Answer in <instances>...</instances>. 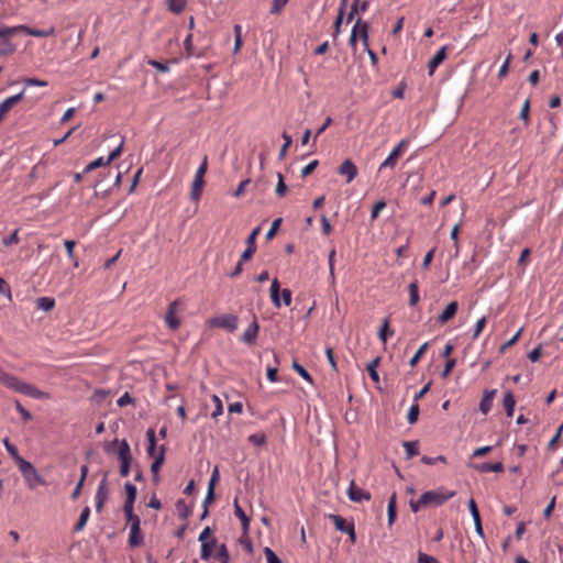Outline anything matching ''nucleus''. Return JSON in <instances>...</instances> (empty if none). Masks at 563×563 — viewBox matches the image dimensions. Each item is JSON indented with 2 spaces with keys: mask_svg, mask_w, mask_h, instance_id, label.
<instances>
[{
  "mask_svg": "<svg viewBox=\"0 0 563 563\" xmlns=\"http://www.w3.org/2000/svg\"><path fill=\"white\" fill-rule=\"evenodd\" d=\"M361 37V41L364 45V49H367L368 43V23L363 21L362 19H357L354 26L352 27L349 44L355 51L357 37Z\"/></svg>",
  "mask_w": 563,
  "mask_h": 563,
  "instance_id": "7ed1b4c3",
  "label": "nucleus"
},
{
  "mask_svg": "<svg viewBox=\"0 0 563 563\" xmlns=\"http://www.w3.org/2000/svg\"><path fill=\"white\" fill-rule=\"evenodd\" d=\"M409 290V306L413 307L419 301V288H418V282L413 280L408 286Z\"/></svg>",
  "mask_w": 563,
  "mask_h": 563,
  "instance_id": "f704fd0d",
  "label": "nucleus"
},
{
  "mask_svg": "<svg viewBox=\"0 0 563 563\" xmlns=\"http://www.w3.org/2000/svg\"><path fill=\"white\" fill-rule=\"evenodd\" d=\"M144 542L143 534L141 532V526L139 523L131 525L130 534H129V545L131 548H136L142 545Z\"/></svg>",
  "mask_w": 563,
  "mask_h": 563,
  "instance_id": "a211bd4d",
  "label": "nucleus"
},
{
  "mask_svg": "<svg viewBox=\"0 0 563 563\" xmlns=\"http://www.w3.org/2000/svg\"><path fill=\"white\" fill-rule=\"evenodd\" d=\"M428 347V342H424L419 349L418 351L413 354V356L410 358L409 361V365L411 367L416 366V364L419 362V360L421 358L422 354L426 352Z\"/></svg>",
  "mask_w": 563,
  "mask_h": 563,
  "instance_id": "603ef678",
  "label": "nucleus"
},
{
  "mask_svg": "<svg viewBox=\"0 0 563 563\" xmlns=\"http://www.w3.org/2000/svg\"><path fill=\"white\" fill-rule=\"evenodd\" d=\"M328 518L334 523L335 529L343 533L346 532L349 527H351V523H353V521H347L346 519L335 514H329Z\"/></svg>",
  "mask_w": 563,
  "mask_h": 563,
  "instance_id": "393cba45",
  "label": "nucleus"
},
{
  "mask_svg": "<svg viewBox=\"0 0 563 563\" xmlns=\"http://www.w3.org/2000/svg\"><path fill=\"white\" fill-rule=\"evenodd\" d=\"M211 399L214 404V409L211 412V418L217 419L218 417H220L223 413V405H222L221 399L217 395H212Z\"/></svg>",
  "mask_w": 563,
  "mask_h": 563,
  "instance_id": "a18cd8bd",
  "label": "nucleus"
},
{
  "mask_svg": "<svg viewBox=\"0 0 563 563\" xmlns=\"http://www.w3.org/2000/svg\"><path fill=\"white\" fill-rule=\"evenodd\" d=\"M234 515L241 520L244 534H247L250 528V518L246 516L238 499H234Z\"/></svg>",
  "mask_w": 563,
  "mask_h": 563,
  "instance_id": "a878e982",
  "label": "nucleus"
},
{
  "mask_svg": "<svg viewBox=\"0 0 563 563\" xmlns=\"http://www.w3.org/2000/svg\"><path fill=\"white\" fill-rule=\"evenodd\" d=\"M421 462L427 464V465H433L435 464L437 462H442V463H446V457L444 455H438L435 457H430L428 455H423L421 457Z\"/></svg>",
  "mask_w": 563,
  "mask_h": 563,
  "instance_id": "680f3d73",
  "label": "nucleus"
},
{
  "mask_svg": "<svg viewBox=\"0 0 563 563\" xmlns=\"http://www.w3.org/2000/svg\"><path fill=\"white\" fill-rule=\"evenodd\" d=\"M269 291H271V300H272L273 305L276 308H280V306H282L280 289H279V283L276 278L272 282Z\"/></svg>",
  "mask_w": 563,
  "mask_h": 563,
  "instance_id": "c756f323",
  "label": "nucleus"
},
{
  "mask_svg": "<svg viewBox=\"0 0 563 563\" xmlns=\"http://www.w3.org/2000/svg\"><path fill=\"white\" fill-rule=\"evenodd\" d=\"M16 27H19V31H23L26 34L35 36V37H45V36L53 34V32H54V29L38 30V29H31L25 25H18Z\"/></svg>",
  "mask_w": 563,
  "mask_h": 563,
  "instance_id": "2f4dec72",
  "label": "nucleus"
},
{
  "mask_svg": "<svg viewBox=\"0 0 563 563\" xmlns=\"http://www.w3.org/2000/svg\"><path fill=\"white\" fill-rule=\"evenodd\" d=\"M146 438H147L146 454H147V456L153 457L155 460V456H157L158 453H156V437H155V430L153 428L147 429Z\"/></svg>",
  "mask_w": 563,
  "mask_h": 563,
  "instance_id": "b1692460",
  "label": "nucleus"
},
{
  "mask_svg": "<svg viewBox=\"0 0 563 563\" xmlns=\"http://www.w3.org/2000/svg\"><path fill=\"white\" fill-rule=\"evenodd\" d=\"M234 52H238L242 45V26L240 24L234 25Z\"/></svg>",
  "mask_w": 563,
  "mask_h": 563,
  "instance_id": "6e6d98bb",
  "label": "nucleus"
},
{
  "mask_svg": "<svg viewBox=\"0 0 563 563\" xmlns=\"http://www.w3.org/2000/svg\"><path fill=\"white\" fill-rule=\"evenodd\" d=\"M211 323L219 328H223L229 332H234L238 329L239 319L234 314H225L222 317L213 318Z\"/></svg>",
  "mask_w": 563,
  "mask_h": 563,
  "instance_id": "9d476101",
  "label": "nucleus"
},
{
  "mask_svg": "<svg viewBox=\"0 0 563 563\" xmlns=\"http://www.w3.org/2000/svg\"><path fill=\"white\" fill-rule=\"evenodd\" d=\"M118 456L120 459V475L122 477H126L130 473V465L132 461L131 450L130 445L126 440H122L120 442L119 449H118Z\"/></svg>",
  "mask_w": 563,
  "mask_h": 563,
  "instance_id": "423d86ee",
  "label": "nucleus"
},
{
  "mask_svg": "<svg viewBox=\"0 0 563 563\" xmlns=\"http://www.w3.org/2000/svg\"><path fill=\"white\" fill-rule=\"evenodd\" d=\"M495 395L496 389L485 390L484 396L479 402V410L483 415H487L490 411Z\"/></svg>",
  "mask_w": 563,
  "mask_h": 563,
  "instance_id": "4be33fe9",
  "label": "nucleus"
},
{
  "mask_svg": "<svg viewBox=\"0 0 563 563\" xmlns=\"http://www.w3.org/2000/svg\"><path fill=\"white\" fill-rule=\"evenodd\" d=\"M282 136H283L285 143H284V145L282 146V148H280V151L278 153V158L279 159H283L285 157L287 148L292 143V137L289 134H287L286 132H284Z\"/></svg>",
  "mask_w": 563,
  "mask_h": 563,
  "instance_id": "3c124183",
  "label": "nucleus"
},
{
  "mask_svg": "<svg viewBox=\"0 0 563 563\" xmlns=\"http://www.w3.org/2000/svg\"><path fill=\"white\" fill-rule=\"evenodd\" d=\"M107 165H109V164L106 163V159L103 157H98L85 167L84 173H90L101 166H107Z\"/></svg>",
  "mask_w": 563,
  "mask_h": 563,
  "instance_id": "09e8293b",
  "label": "nucleus"
},
{
  "mask_svg": "<svg viewBox=\"0 0 563 563\" xmlns=\"http://www.w3.org/2000/svg\"><path fill=\"white\" fill-rule=\"evenodd\" d=\"M109 498V488H108V475L104 474L103 478L100 481L96 495V511L100 512L103 508L104 503Z\"/></svg>",
  "mask_w": 563,
  "mask_h": 563,
  "instance_id": "6e6552de",
  "label": "nucleus"
},
{
  "mask_svg": "<svg viewBox=\"0 0 563 563\" xmlns=\"http://www.w3.org/2000/svg\"><path fill=\"white\" fill-rule=\"evenodd\" d=\"M289 0H273L271 14L279 13Z\"/></svg>",
  "mask_w": 563,
  "mask_h": 563,
  "instance_id": "338daca9",
  "label": "nucleus"
},
{
  "mask_svg": "<svg viewBox=\"0 0 563 563\" xmlns=\"http://www.w3.org/2000/svg\"><path fill=\"white\" fill-rule=\"evenodd\" d=\"M3 444L16 465L24 461V459L19 454L16 446L12 444L8 438L3 439Z\"/></svg>",
  "mask_w": 563,
  "mask_h": 563,
  "instance_id": "473e14b6",
  "label": "nucleus"
},
{
  "mask_svg": "<svg viewBox=\"0 0 563 563\" xmlns=\"http://www.w3.org/2000/svg\"><path fill=\"white\" fill-rule=\"evenodd\" d=\"M473 468L483 474L489 473V472L500 473L504 471V464L501 462H495V463L483 462V463L474 464Z\"/></svg>",
  "mask_w": 563,
  "mask_h": 563,
  "instance_id": "6ab92c4d",
  "label": "nucleus"
},
{
  "mask_svg": "<svg viewBox=\"0 0 563 563\" xmlns=\"http://www.w3.org/2000/svg\"><path fill=\"white\" fill-rule=\"evenodd\" d=\"M217 556L221 563L230 562V554H229L228 548L224 543L219 545Z\"/></svg>",
  "mask_w": 563,
  "mask_h": 563,
  "instance_id": "8fccbe9b",
  "label": "nucleus"
},
{
  "mask_svg": "<svg viewBox=\"0 0 563 563\" xmlns=\"http://www.w3.org/2000/svg\"><path fill=\"white\" fill-rule=\"evenodd\" d=\"M379 360H380L379 357H376L367 364L368 375L374 383L379 382V375L376 369L378 366Z\"/></svg>",
  "mask_w": 563,
  "mask_h": 563,
  "instance_id": "a19ab883",
  "label": "nucleus"
},
{
  "mask_svg": "<svg viewBox=\"0 0 563 563\" xmlns=\"http://www.w3.org/2000/svg\"><path fill=\"white\" fill-rule=\"evenodd\" d=\"M260 331V325L254 317L253 321L249 324V327L245 329L243 334L241 335V341L247 345H253L256 342L257 335Z\"/></svg>",
  "mask_w": 563,
  "mask_h": 563,
  "instance_id": "f8f14e48",
  "label": "nucleus"
},
{
  "mask_svg": "<svg viewBox=\"0 0 563 563\" xmlns=\"http://www.w3.org/2000/svg\"><path fill=\"white\" fill-rule=\"evenodd\" d=\"M18 233H19V230H14L10 235L3 238L2 240V244L4 246H10L12 244H18L19 243V236H18Z\"/></svg>",
  "mask_w": 563,
  "mask_h": 563,
  "instance_id": "bf43d9fd",
  "label": "nucleus"
},
{
  "mask_svg": "<svg viewBox=\"0 0 563 563\" xmlns=\"http://www.w3.org/2000/svg\"><path fill=\"white\" fill-rule=\"evenodd\" d=\"M261 232V228L256 227L246 239V249L241 254V261H249L256 252V238Z\"/></svg>",
  "mask_w": 563,
  "mask_h": 563,
  "instance_id": "9b49d317",
  "label": "nucleus"
},
{
  "mask_svg": "<svg viewBox=\"0 0 563 563\" xmlns=\"http://www.w3.org/2000/svg\"><path fill=\"white\" fill-rule=\"evenodd\" d=\"M175 507H176L179 518L183 520H187L191 514V509L186 504V501L184 499H179V500H177Z\"/></svg>",
  "mask_w": 563,
  "mask_h": 563,
  "instance_id": "c9c22d12",
  "label": "nucleus"
},
{
  "mask_svg": "<svg viewBox=\"0 0 563 563\" xmlns=\"http://www.w3.org/2000/svg\"><path fill=\"white\" fill-rule=\"evenodd\" d=\"M68 258L73 262V266L77 268L79 266L78 258L74 254V247L76 245L75 241L73 240H66L64 242Z\"/></svg>",
  "mask_w": 563,
  "mask_h": 563,
  "instance_id": "e433bc0d",
  "label": "nucleus"
},
{
  "mask_svg": "<svg viewBox=\"0 0 563 563\" xmlns=\"http://www.w3.org/2000/svg\"><path fill=\"white\" fill-rule=\"evenodd\" d=\"M203 185H205L203 178L195 176L192 186H191V191H190V199L192 201L199 200L201 192H202Z\"/></svg>",
  "mask_w": 563,
  "mask_h": 563,
  "instance_id": "cd10ccee",
  "label": "nucleus"
},
{
  "mask_svg": "<svg viewBox=\"0 0 563 563\" xmlns=\"http://www.w3.org/2000/svg\"><path fill=\"white\" fill-rule=\"evenodd\" d=\"M89 516H90V508L88 506H86L81 510L78 522L75 526V531H81L85 528V526L89 519Z\"/></svg>",
  "mask_w": 563,
  "mask_h": 563,
  "instance_id": "79ce46f5",
  "label": "nucleus"
},
{
  "mask_svg": "<svg viewBox=\"0 0 563 563\" xmlns=\"http://www.w3.org/2000/svg\"><path fill=\"white\" fill-rule=\"evenodd\" d=\"M386 208V202L384 200H378L372 208V211H371V219L372 220H375L378 216H379V212Z\"/></svg>",
  "mask_w": 563,
  "mask_h": 563,
  "instance_id": "4d7b16f0",
  "label": "nucleus"
},
{
  "mask_svg": "<svg viewBox=\"0 0 563 563\" xmlns=\"http://www.w3.org/2000/svg\"><path fill=\"white\" fill-rule=\"evenodd\" d=\"M408 144L407 140H401L389 153L386 159L379 165L378 170H383L384 168H394L397 164L399 156L402 153V148Z\"/></svg>",
  "mask_w": 563,
  "mask_h": 563,
  "instance_id": "0eeeda50",
  "label": "nucleus"
},
{
  "mask_svg": "<svg viewBox=\"0 0 563 563\" xmlns=\"http://www.w3.org/2000/svg\"><path fill=\"white\" fill-rule=\"evenodd\" d=\"M455 495V492L428 490L420 496V504L426 507H439Z\"/></svg>",
  "mask_w": 563,
  "mask_h": 563,
  "instance_id": "f03ea898",
  "label": "nucleus"
},
{
  "mask_svg": "<svg viewBox=\"0 0 563 563\" xmlns=\"http://www.w3.org/2000/svg\"><path fill=\"white\" fill-rule=\"evenodd\" d=\"M457 309H459L457 301H451L450 303H448L445 306V308L443 309V311L441 312V314L439 316V319H438L439 323L444 324L449 320H451L456 314Z\"/></svg>",
  "mask_w": 563,
  "mask_h": 563,
  "instance_id": "aec40b11",
  "label": "nucleus"
},
{
  "mask_svg": "<svg viewBox=\"0 0 563 563\" xmlns=\"http://www.w3.org/2000/svg\"><path fill=\"white\" fill-rule=\"evenodd\" d=\"M277 179H278V181H277V185H276V195L278 197H283L287 192L288 187L285 184L284 176H283L282 173H277Z\"/></svg>",
  "mask_w": 563,
  "mask_h": 563,
  "instance_id": "de8ad7c7",
  "label": "nucleus"
},
{
  "mask_svg": "<svg viewBox=\"0 0 563 563\" xmlns=\"http://www.w3.org/2000/svg\"><path fill=\"white\" fill-rule=\"evenodd\" d=\"M217 544V540L211 538L208 542L201 543L200 558L203 561H208L213 552V549Z\"/></svg>",
  "mask_w": 563,
  "mask_h": 563,
  "instance_id": "c85d7f7f",
  "label": "nucleus"
},
{
  "mask_svg": "<svg viewBox=\"0 0 563 563\" xmlns=\"http://www.w3.org/2000/svg\"><path fill=\"white\" fill-rule=\"evenodd\" d=\"M264 554L266 556L267 563H282L280 559L276 555V553L268 547L264 549Z\"/></svg>",
  "mask_w": 563,
  "mask_h": 563,
  "instance_id": "0e129e2a",
  "label": "nucleus"
},
{
  "mask_svg": "<svg viewBox=\"0 0 563 563\" xmlns=\"http://www.w3.org/2000/svg\"><path fill=\"white\" fill-rule=\"evenodd\" d=\"M347 496L352 501L361 503L363 500H369L371 494L358 486L352 481L347 488Z\"/></svg>",
  "mask_w": 563,
  "mask_h": 563,
  "instance_id": "4468645a",
  "label": "nucleus"
},
{
  "mask_svg": "<svg viewBox=\"0 0 563 563\" xmlns=\"http://www.w3.org/2000/svg\"><path fill=\"white\" fill-rule=\"evenodd\" d=\"M147 64L154 68H156L161 73L169 71V66L167 63L158 62L156 59H150Z\"/></svg>",
  "mask_w": 563,
  "mask_h": 563,
  "instance_id": "052dcab7",
  "label": "nucleus"
},
{
  "mask_svg": "<svg viewBox=\"0 0 563 563\" xmlns=\"http://www.w3.org/2000/svg\"><path fill=\"white\" fill-rule=\"evenodd\" d=\"M16 466L30 489H34L37 485L45 484V479L40 475L31 462L24 460Z\"/></svg>",
  "mask_w": 563,
  "mask_h": 563,
  "instance_id": "f257e3e1",
  "label": "nucleus"
},
{
  "mask_svg": "<svg viewBox=\"0 0 563 563\" xmlns=\"http://www.w3.org/2000/svg\"><path fill=\"white\" fill-rule=\"evenodd\" d=\"M402 446L406 451V457L408 460L412 459L415 455L419 453L418 451V441H405Z\"/></svg>",
  "mask_w": 563,
  "mask_h": 563,
  "instance_id": "4c0bfd02",
  "label": "nucleus"
},
{
  "mask_svg": "<svg viewBox=\"0 0 563 563\" xmlns=\"http://www.w3.org/2000/svg\"><path fill=\"white\" fill-rule=\"evenodd\" d=\"M503 406L506 410L507 417H512L516 406V400L511 391H507L503 399Z\"/></svg>",
  "mask_w": 563,
  "mask_h": 563,
  "instance_id": "7c9ffc66",
  "label": "nucleus"
},
{
  "mask_svg": "<svg viewBox=\"0 0 563 563\" xmlns=\"http://www.w3.org/2000/svg\"><path fill=\"white\" fill-rule=\"evenodd\" d=\"M292 369L301 377L303 378L306 382L312 384L313 383V379H312V376L308 373V371L302 366L300 365L298 362L294 361L292 362V365H291Z\"/></svg>",
  "mask_w": 563,
  "mask_h": 563,
  "instance_id": "58836bf2",
  "label": "nucleus"
},
{
  "mask_svg": "<svg viewBox=\"0 0 563 563\" xmlns=\"http://www.w3.org/2000/svg\"><path fill=\"white\" fill-rule=\"evenodd\" d=\"M16 376L9 374L0 366V383L7 386L8 388H11Z\"/></svg>",
  "mask_w": 563,
  "mask_h": 563,
  "instance_id": "c03bdc74",
  "label": "nucleus"
},
{
  "mask_svg": "<svg viewBox=\"0 0 563 563\" xmlns=\"http://www.w3.org/2000/svg\"><path fill=\"white\" fill-rule=\"evenodd\" d=\"M446 57V46H442L429 60L428 63V74L432 76L435 69L443 63Z\"/></svg>",
  "mask_w": 563,
  "mask_h": 563,
  "instance_id": "f3484780",
  "label": "nucleus"
},
{
  "mask_svg": "<svg viewBox=\"0 0 563 563\" xmlns=\"http://www.w3.org/2000/svg\"><path fill=\"white\" fill-rule=\"evenodd\" d=\"M124 489H125V493H126V498L135 500L136 495H137L136 486L133 485L131 482H126L124 484Z\"/></svg>",
  "mask_w": 563,
  "mask_h": 563,
  "instance_id": "13d9d810",
  "label": "nucleus"
},
{
  "mask_svg": "<svg viewBox=\"0 0 563 563\" xmlns=\"http://www.w3.org/2000/svg\"><path fill=\"white\" fill-rule=\"evenodd\" d=\"M177 301L172 302L168 306V311L165 316V321L170 330H176L180 325L179 319L176 317Z\"/></svg>",
  "mask_w": 563,
  "mask_h": 563,
  "instance_id": "412c9836",
  "label": "nucleus"
},
{
  "mask_svg": "<svg viewBox=\"0 0 563 563\" xmlns=\"http://www.w3.org/2000/svg\"><path fill=\"white\" fill-rule=\"evenodd\" d=\"M14 391L32 397L34 399H47L49 396L47 393L40 390L35 386L21 382L18 377L15 378L12 387Z\"/></svg>",
  "mask_w": 563,
  "mask_h": 563,
  "instance_id": "20e7f679",
  "label": "nucleus"
},
{
  "mask_svg": "<svg viewBox=\"0 0 563 563\" xmlns=\"http://www.w3.org/2000/svg\"><path fill=\"white\" fill-rule=\"evenodd\" d=\"M420 408L418 404L412 402L410 406L408 413H407V420L409 424H413L418 421L419 418Z\"/></svg>",
  "mask_w": 563,
  "mask_h": 563,
  "instance_id": "37998d69",
  "label": "nucleus"
},
{
  "mask_svg": "<svg viewBox=\"0 0 563 563\" xmlns=\"http://www.w3.org/2000/svg\"><path fill=\"white\" fill-rule=\"evenodd\" d=\"M283 219L282 218H277L273 221L269 230L266 232V240H271L274 238V235L276 234V232L278 231L279 227H280V223H282Z\"/></svg>",
  "mask_w": 563,
  "mask_h": 563,
  "instance_id": "864d4df0",
  "label": "nucleus"
},
{
  "mask_svg": "<svg viewBox=\"0 0 563 563\" xmlns=\"http://www.w3.org/2000/svg\"><path fill=\"white\" fill-rule=\"evenodd\" d=\"M468 509H470L471 516L474 521V527H475L476 533L481 538H484V530H483V526H482L481 515H479L477 505L473 498H471L468 500Z\"/></svg>",
  "mask_w": 563,
  "mask_h": 563,
  "instance_id": "2eb2a0df",
  "label": "nucleus"
},
{
  "mask_svg": "<svg viewBox=\"0 0 563 563\" xmlns=\"http://www.w3.org/2000/svg\"><path fill=\"white\" fill-rule=\"evenodd\" d=\"M397 494L394 492L389 497L387 505V521L388 526H391L397 517V508H396Z\"/></svg>",
  "mask_w": 563,
  "mask_h": 563,
  "instance_id": "bb28decb",
  "label": "nucleus"
},
{
  "mask_svg": "<svg viewBox=\"0 0 563 563\" xmlns=\"http://www.w3.org/2000/svg\"><path fill=\"white\" fill-rule=\"evenodd\" d=\"M15 409L21 415L23 421H30L32 419V415L29 410H26L19 400H15Z\"/></svg>",
  "mask_w": 563,
  "mask_h": 563,
  "instance_id": "e2e57ef3",
  "label": "nucleus"
},
{
  "mask_svg": "<svg viewBox=\"0 0 563 563\" xmlns=\"http://www.w3.org/2000/svg\"><path fill=\"white\" fill-rule=\"evenodd\" d=\"M249 442L256 446H263L266 443V435L264 432H256L249 437Z\"/></svg>",
  "mask_w": 563,
  "mask_h": 563,
  "instance_id": "49530a36",
  "label": "nucleus"
},
{
  "mask_svg": "<svg viewBox=\"0 0 563 563\" xmlns=\"http://www.w3.org/2000/svg\"><path fill=\"white\" fill-rule=\"evenodd\" d=\"M23 82L25 87H46L48 85L46 80L37 78H25Z\"/></svg>",
  "mask_w": 563,
  "mask_h": 563,
  "instance_id": "5fc2aeb1",
  "label": "nucleus"
},
{
  "mask_svg": "<svg viewBox=\"0 0 563 563\" xmlns=\"http://www.w3.org/2000/svg\"><path fill=\"white\" fill-rule=\"evenodd\" d=\"M418 563H440L435 558L423 552L418 553Z\"/></svg>",
  "mask_w": 563,
  "mask_h": 563,
  "instance_id": "774afa93",
  "label": "nucleus"
},
{
  "mask_svg": "<svg viewBox=\"0 0 563 563\" xmlns=\"http://www.w3.org/2000/svg\"><path fill=\"white\" fill-rule=\"evenodd\" d=\"M318 165H319V161L314 159V161L310 162L308 165H306L305 167H302L301 172H300L301 177L309 176L317 168Z\"/></svg>",
  "mask_w": 563,
  "mask_h": 563,
  "instance_id": "69168bd1",
  "label": "nucleus"
},
{
  "mask_svg": "<svg viewBox=\"0 0 563 563\" xmlns=\"http://www.w3.org/2000/svg\"><path fill=\"white\" fill-rule=\"evenodd\" d=\"M109 498V488H108V475L104 474L103 478L100 481L96 495V511L100 512L103 508L104 503Z\"/></svg>",
  "mask_w": 563,
  "mask_h": 563,
  "instance_id": "1a4fd4ad",
  "label": "nucleus"
},
{
  "mask_svg": "<svg viewBox=\"0 0 563 563\" xmlns=\"http://www.w3.org/2000/svg\"><path fill=\"white\" fill-rule=\"evenodd\" d=\"M19 32L16 26H5L0 29V55H8L15 51L14 44L11 42V36Z\"/></svg>",
  "mask_w": 563,
  "mask_h": 563,
  "instance_id": "39448f33",
  "label": "nucleus"
},
{
  "mask_svg": "<svg viewBox=\"0 0 563 563\" xmlns=\"http://www.w3.org/2000/svg\"><path fill=\"white\" fill-rule=\"evenodd\" d=\"M24 93H25V89H23L22 91H20L16 95H13V96L4 99L0 103V113L1 114L7 113L15 103H18L19 101H21L23 99Z\"/></svg>",
  "mask_w": 563,
  "mask_h": 563,
  "instance_id": "5701e85b",
  "label": "nucleus"
},
{
  "mask_svg": "<svg viewBox=\"0 0 563 563\" xmlns=\"http://www.w3.org/2000/svg\"><path fill=\"white\" fill-rule=\"evenodd\" d=\"M338 174L346 177V183L350 184L357 175V167L352 159L347 158L338 168Z\"/></svg>",
  "mask_w": 563,
  "mask_h": 563,
  "instance_id": "ddd939ff",
  "label": "nucleus"
},
{
  "mask_svg": "<svg viewBox=\"0 0 563 563\" xmlns=\"http://www.w3.org/2000/svg\"><path fill=\"white\" fill-rule=\"evenodd\" d=\"M165 453H166V446L165 445H161L159 446V452L157 454V456H155V460L153 461L152 465H151V473L153 475V481L155 483H158L159 482V468L161 466L163 465L164 461H165Z\"/></svg>",
  "mask_w": 563,
  "mask_h": 563,
  "instance_id": "dca6fc26",
  "label": "nucleus"
},
{
  "mask_svg": "<svg viewBox=\"0 0 563 563\" xmlns=\"http://www.w3.org/2000/svg\"><path fill=\"white\" fill-rule=\"evenodd\" d=\"M37 309L43 311H51L55 307V299L52 297H40L35 300Z\"/></svg>",
  "mask_w": 563,
  "mask_h": 563,
  "instance_id": "72a5a7b5",
  "label": "nucleus"
},
{
  "mask_svg": "<svg viewBox=\"0 0 563 563\" xmlns=\"http://www.w3.org/2000/svg\"><path fill=\"white\" fill-rule=\"evenodd\" d=\"M187 0H167L168 10L175 14H179L184 11Z\"/></svg>",
  "mask_w": 563,
  "mask_h": 563,
  "instance_id": "ea45409f",
  "label": "nucleus"
}]
</instances>
